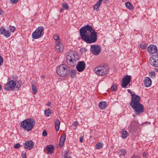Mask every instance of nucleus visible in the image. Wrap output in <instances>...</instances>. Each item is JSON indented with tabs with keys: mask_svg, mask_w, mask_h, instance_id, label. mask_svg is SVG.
<instances>
[{
	"mask_svg": "<svg viewBox=\"0 0 158 158\" xmlns=\"http://www.w3.org/2000/svg\"><path fill=\"white\" fill-rule=\"evenodd\" d=\"M67 63L71 66L76 64V68L79 72V56L77 52L74 50L69 51L66 54Z\"/></svg>",
	"mask_w": 158,
	"mask_h": 158,
	"instance_id": "nucleus-1",
	"label": "nucleus"
},
{
	"mask_svg": "<svg viewBox=\"0 0 158 158\" xmlns=\"http://www.w3.org/2000/svg\"><path fill=\"white\" fill-rule=\"evenodd\" d=\"M140 98L137 97L134 98H132L130 105L132 108L134 110V112L136 114H140L143 112V106L140 103Z\"/></svg>",
	"mask_w": 158,
	"mask_h": 158,
	"instance_id": "nucleus-2",
	"label": "nucleus"
},
{
	"mask_svg": "<svg viewBox=\"0 0 158 158\" xmlns=\"http://www.w3.org/2000/svg\"><path fill=\"white\" fill-rule=\"evenodd\" d=\"M21 124L23 129L28 131L32 129L35 124V122L32 118H28L23 121Z\"/></svg>",
	"mask_w": 158,
	"mask_h": 158,
	"instance_id": "nucleus-3",
	"label": "nucleus"
},
{
	"mask_svg": "<svg viewBox=\"0 0 158 158\" xmlns=\"http://www.w3.org/2000/svg\"><path fill=\"white\" fill-rule=\"evenodd\" d=\"M70 68L68 65L61 64L57 67L56 72L58 75L65 77L69 74Z\"/></svg>",
	"mask_w": 158,
	"mask_h": 158,
	"instance_id": "nucleus-4",
	"label": "nucleus"
},
{
	"mask_svg": "<svg viewBox=\"0 0 158 158\" xmlns=\"http://www.w3.org/2000/svg\"><path fill=\"white\" fill-rule=\"evenodd\" d=\"M84 38L82 39L87 44H92L96 42L97 40V32L95 30L91 32L90 35L87 34L86 35L83 36Z\"/></svg>",
	"mask_w": 158,
	"mask_h": 158,
	"instance_id": "nucleus-5",
	"label": "nucleus"
},
{
	"mask_svg": "<svg viewBox=\"0 0 158 158\" xmlns=\"http://www.w3.org/2000/svg\"><path fill=\"white\" fill-rule=\"evenodd\" d=\"M109 69L107 65L102 64L96 68L94 71L96 74L100 76H104L109 72Z\"/></svg>",
	"mask_w": 158,
	"mask_h": 158,
	"instance_id": "nucleus-6",
	"label": "nucleus"
},
{
	"mask_svg": "<svg viewBox=\"0 0 158 158\" xmlns=\"http://www.w3.org/2000/svg\"><path fill=\"white\" fill-rule=\"evenodd\" d=\"M44 28L42 26L39 27L32 34V37L34 39H37L41 38L44 34Z\"/></svg>",
	"mask_w": 158,
	"mask_h": 158,
	"instance_id": "nucleus-7",
	"label": "nucleus"
},
{
	"mask_svg": "<svg viewBox=\"0 0 158 158\" xmlns=\"http://www.w3.org/2000/svg\"><path fill=\"white\" fill-rule=\"evenodd\" d=\"M90 50L94 55L97 56L101 51V46L98 45H92L90 46Z\"/></svg>",
	"mask_w": 158,
	"mask_h": 158,
	"instance_id": "nucleus-8",
	"label": "nucleus"
},
{
	"mask_svg": "<svg viewBox=\"0 0 158 158\" xmlns=\"http://www.w3.org/2000/svg\"><path fill=\"white\" fill-rule=\"evenodd\" d=\"M131 76L126 75L122 79V83L121 86L122 87L125 88L130 83L131 81Z\"/></svg>",
	"mask_w": 158,
	"mask_h": 158,
	"instance_id": "nucleus-9",
	"label": "nucleus"
},
{
	"mask_svg": "<svg viewBox=\"0 0 158 158\" xmlns=\"http://www.w3.org/2000/svg\"><path fill=\"white\" fill-rule=\"evenodd\" d=\"M151 65L154 67H158V56L156 55H152L149 59Z\"/></svg>",
	"mask_w": 158,
	"mask_h": 158,
	"instance_id": "nucleus-10",
	"label": "nucleus"
},
{
	"mask_svg": "<svg viewBox=\"0 0 158 158\" xmlns=\"http://www.w3.org/2000/svg\"><path fill=\"white\" fill-rule=\"evenodd\" d=\"M16 81L13 80H10L7 83L6 87L4 88L6 91H9L10 89H13L16 85Z\"/></svg>",
	"mask_w": 158,
	"mask_h": 158,
	"instance_id": "nucleus-11",
	"label": "nucleus"
},
{
	"mask_svg": "<svg viewBox=\"0 0 158 158\" xmlns=\"http://www.w3.org/2000/svg\"><path fill=\"white\" fill-rule=\"evenodd\" d=\"M138 123L136 121H132L129 127V129L130 131L132 133H135L136 127L138 126Z\"/></svg>",
	"mask_w": 158,
	"mask_h": 158,
	"instance_id": "nucleus-12",
	"label": "nucleus"
},
{
	"mask_svg": "<svg viewBox=\"0 0 158 158\" xmlns=\"http://www.w3.org/2000/svg\"><path fill=\"white\" fill-rule=\"evenodd\" d=\"M34 143L31 140L26 141L24 144V148L27 150H30L34 147Z\"/></svg>",
	"mask_w": 158,
	"mask_h": 158,
	"instance_id": "nucleus-13",
	"label": "nucleus"
},
{
	"mask_svg": "<svg viewBox=\"0 0 158 158\" xmlns=\"http://www.w3.org/2000/svg\"><path fill=\"white\" fill-rule=\"evenodd\" d=\"M0 34L3 35L6 38H8L11 36V33L3 27L0 28Z\"/></svg>",
	"mask_w": 158,
	"mask_h": 158,
	"instance_id": "nucleus-14",
	"label": "nucleus"
},
{
	"mask_svg": "<svg viewBox=\"0 0 158 158\" xmlns=\"http://www.w3.org/2000/svg\"><path fill=\"white\" fill-rule=\"evenodd\" d=\"M147 50L149 54H153L157 51V47L155 45L151 44L148 46Z\"/></svg>",
	"mask_w": 158,
	"mask_h": 158,
	"instance_id": "nucleus-15",
	"label": "nucleus"
},
{
	"mask_svg": "<svg viewBox=\"0 0 158 158\" xmlns=\"http://www.w3.org/2000/svg\"><path fill=\"white\" fill-rule=\"evenodd\" d=\"M55 48L57 52L62 51L64 49L63 44L60 43V41H57V43H56L55 45Z\"/></svg>",
	"mask_w": 158,
	"mask_h": 158,
	"instance_id": "nucleus-16",
	"label": "nucleus"
},
{
	"mask_svg": "<svg viewBox=\"0 0 158 158\" xmlns=\"http://www.w3.org/2000/svg\"><path fill=\"white\" fill-rule=\"evenodd\" d=\"M65 139L66 135L65 134H63L61 135L59 141V147L61 148L63 146Z\"/></svg>",
	"mask_w": 158,
	"mask_h": 158,
	"instance_id": "nucleus-17",
	"label": "nucleus"
},
{
	"mask_svg": "<svg viewBox=\"0 0 158 158\" xmlns=\"http://www.w3.org/2000/svg\"><path fill=\"white\" fill-rule=\"evenodd\" d=\"M144 83L145 86L148 87H150L152 83L151 79L149 77H146L144 81Z\"/></svg>",
	"mask_w": 158,
	"mask_h": 158,
	"instance_id": "nucleus-18",
	"label": "nucleus"
},
{
	"mask_svg": "<svg viewBox=\"0 0 158 158\" xmlns=\"http://www.w3.org/2000/svg\"><path fill=\"white\" fill-rule=\"evenodd\" d=\"M80 33L82 39L84 38L83 36H84L87 35L86 34L87 31L85 28H84V27L80 29Z\"/></svg>",
	"mask_w": 158,
	"mask_h": 158,
	"instance_id": "nucleus-19",
	"label": "nucleus"
},
{
	"mask_svg": "<svg viewBox=\"0 0 158 158\" xmlns=\"http://www.w3.org/2000/svg\"><path fill=\"white\" fill-rule=\"evenodd\" d=\"M99 107L102 110L105 109L107 106V103L105 101L100 102L98 104Z\"/></svg>",
	"mask_w": 158,
	"mask_h": 158,
	"instance_id": "nucleus-20",
	"label": "nucleus"
},
{
	"mask_svg": "<svg viewBox=\"0 0 158 158\" xmlns=\"http://www.w3.org/2000/svg\"><path fill=\"white\" fill-rule=\"evenodd\" d=\"M85 68V63L84 61H80V72L83 71Z\"/></svg>",
	"mask_w": 158,
	"mask_h": 158,
	"instance_id": "nucleus-21",
	"label": "nucleus"
},
{
	"mask_svg": "<svg viewBox=\"0 0 158 158\" xmlns=\"http://www.w3.org/2000/svg\"><path fill=\"white\" fill-rule=\"evenodd\" d=\"M55 129L56 131H58L59 129L60 125V122L58 119H57L55 122Z\"/></svg>",
	"mask_w": 158,
	"mask_h": 158,
	"instance_id": "nucleus-22",
	"label": "nucleus"
},
{
	"mask_svg": "<svg viewBox=\"0 0 158 158\" xmlns=\"http://www.w3.org/2000/svg\"><path fill=\"white\" fill-rule=\"evenodd\" d=\"M125 6L129 10H132L134 9L133 5L129 2H126L125 3Z\"/></svg>",
	"mask_w": 158,
	"mask_h": 158,
	"instance_id": "nucleus-23",
	"label": "nucleus"
},
{
	"mask_svg": "<svg viewBox=\"0 0 158 158\" xmlns=\"http://www.w3.org/2000/svg\"><path fill=\"white\" fill-rule=\"evenodd\" d=\"M122 132L121 136L123 139L126 138L129 135V134L128 132L125 130H122Z\"/></svg>",
	"mask_w": 158,
	"mask_h": 158,
	"instance_id": "nucleus-24",
	"label": "nucleus"
},
{
	"mask_svg": "<svg viewBox=\"0 0 158 158\" xmlns=\"http://www.w3.org/2000/svg\"><path fill=\"white\" fill-rule=\"evenodd\" d=\"M85 28L86 31H89L90 33L93 31L94 30H95L94 29H93V28L91 26L89 25H87L84 26V28Z\"/></svg>",
	"mask_w": 158,
	"mask_h": 158,
	"instance_id": "nucleus-25",
	"label": "nucleus"
},
{
	"mask_svg": "<svg viewBox=\"0 0 158 158\" xmlns=\"http://www.w3.org/2000/svg\"><path fill=\"white\" fill-rule=\"evenodd\" d=\"M76 70L75 69H72L70 71H69V74L73 78H74L76 76Z\"/></svg>",
	"mask_w": 158,
	"mask_h": 158,
	"instance_id": "nucleus-26",
	"label": "nucleus"
},
{
	"mask_svg": "<svg viewBox=\"0 0 158 158\" xmlns=\"http://www.w3.org/2000/svg\"><path fill=\"white\" fill-rule=\"evenodd\" d=\"M46 148L48 152H50L54 149V147L52 145H50L49 146L46 147Z\"/></svg>",
	"mask_w": 158,
	"mask_h": 158,
	"instance_id": "nucleus-27",
	"label": "nucleus"
},
{
	"mask_svg": "<svg viewBox=\"0 0 158 158\" xmlns=\"http://www.w3.org/2000/svg\"><path fill=\"white\" fill-rule=\"evenodd\" d=\"M101 4L97 2L94 6V9L98 11L99 10Z\"/></svg>",
	"mask_w": 158,
	"mask_h": 158,
	"instance_id": "nucleus-28",
	"label": "nucleus"
},
{
	"mask_svg": "<svg viewBox=\"0 0 158 158\" xmlns=\"http://www.w3.org/2000/svg\"><path fill=\"white\" fill-rule=\"evenodd\" d=\"M31 87L33 94H36L37 91L36 87L34 84H32Z\"/></svg>",
	"mask_w": 158,
	"mask_h": 158,
	"instance_id": "nucleus-29",
	"label": "nucleus"
},
{
	"mask_svg": "<svg viewBox=\"0 0 158 158\" xmlns=\"http://www.w3.org/2000/svg\"><path fill=\"white\" fill-rule=\"evenodd\" d=\"M103 144L100 142H98L95 145L96 148L97 149H100L102 147Z\"/></svg>",
	"mask_w": 158,
	"mask_h": 158,
	"instance_id": "nucleus-30",
	"label": "nucleus"
},
{
	"mask_svg": "<svg viewBox=\"0 0 158 158\" xmlns=\"http://www.w3.org/2000/svg\"><path fill=\"white\" fill-rule=\"evenodd\" d=\"M127 91L129 93H130L131 94V100H132V98H135L136 97V96L139 97L138 95H135V94L132 93L131 92V91L130 89H127Z\"/></svg>",
	"mask_w": 158,
	"mask_h": 158,
	"instance_id": "nucleus-31",
	"label": "nucleus"
},
{
	"mask_svg": "<svg viewBox=\"0 0 158 158\" xmlns=\"http://www.w3.org/2000/svg\"><path fill=\"white\" fill-rule=\"evenodd\" d=\"M44 114L46 116H49L51 114L50 109H48L47 110H45L44 111Z\"/></svg>",
	"mask_w": 158,
	"mask_h": 158,
	"instance_id": "nucleus-32",
	"label": "nucleus"
},
{
	"mask_svg": "<svg viewBox=\"0 0 158 158\" xmlns=\"http://www.w3.org/2000/svg\"><path fill=\"white\" fill-rule=\"evenodd\" d=\"M147 46V45L145 43H141L140 44V47L141 49L144 50Z\"/></svg>",
	"mask_w": 158,
	"mask_h": 158,
	"instance_id": "nucleus-33",
	"label": "nucleus"
},
{
	"mask_svg": "<svg viewBox=\"0 0 158 158\" xmlns=\"http://www.w3.org/2000/svg\"><path fill=\"white\" fill-rule=\"evenodd\" d=\"M120 156H125V154H126V150L123 149H121L120 151Z\"/></svg>",
	"mask_w": 158,
	"mask_h": 158,
	"instance_id": "nucleus-34",
	"label": "nucleus"
},
{
	"mask_svg": "<svg viewBox=\"0 0 158 158\" xmlns=\"http://www.w3.org/2000/svg\"><path fill=\"white\" fill-rule=\"evenodd\" d=\"M63 8L66 10H67L69 8V6L66 3H64L62 4Z\"/></svg>",
	"mask_w": 158,
	"mask_h": 158,
	"instance_id": "nucleus-35",
	"label": "nucleus"
},
{
	"mask_svg": "<svg viewBox=\"0 0 158 158\" xmlns=\"http://www.w3.org/2000/svg\"><path fill=\"white\" fill-rule=\"evenodd\" d=\"M54 39L56 40V43H57V41H60L59 39V36L58 35H55L53 37Z\"/></svg>",
	"mask_w": 158,
	"mask_h": 158,
	"instance_id": "nucleus-36",
	"label": "nucleus"
},
{
	"mask_svg": "<svg viewBox=\"0 0 158 158\" xmlns=\"http://www.w3.org/2000/svg\"><path fill=\"white\" fill-rule=\"evenodd\" d=\"M78 124V122L77 121H74L72 124V126H75V127L74 128V129L76 130L77 128L76 126Z\"/></svg>",
	"mask_w": 158,
	"mask_h": 158,
	"instance_id": "nucleus-37",
	"label": "nucleus"
},
{
	"mask_svg": "<svg viewBox=\"0 0 158 158\" xmlns=\"http://www.w3.org/2000/svg\"><path fill=\"white\" fill-rule=\"evenodd\" d=\"M117 87L115 85H113L111 86L110 89L112 91H114L116 90Z\"/></svg>",
	"mask_w": 158,
	"mask_h": 158,
	"instance_id": "nucleus-38",
	"label": "nucleus"
},
{
	"mask_svg": "<svg viewBox=\"0 0 158 158\" xmlns=\"http://www.w3.org/2000/svg\"><path fill=\"white\" fill-rule=\"evenodd\" d=\"M10 31L12 32H14L15 29V27L13 26H10Z\"/></svg>",
	"mask_w": 158,
	"mask_h": 158,
	"instance_id": "nucleus-39",
	"label": "nucleus"
},
{
	"mask_svg": "<svg viewBox=\"0 0 158 158\" xmlns=\"http://www.w3.org/2000/svg\"><path fill=\"white\" fill-rule=\"evenodd\" d=\"M21 146L20 144L19 143H17L14 145V148H15L17 149L19 148Z\"/></svg>",
	"mask_w": 158,
	"mask_h": 158,
	"instance_id": "nucleus-40",
	"label": "nucleus"
},
{
	"mask_svg": "<svg viewBox=\"0 0 158 158\" xmlns=\"http://www.w3.org/2000/svg\"><path fill=\"white\" fill-rule=\"evenodd\" d=\"M148 154L145 152H144L143 153L142 156L143 158H146L147 157Z\"/></svg>",
	"mask_w": 158,
	"mask_h": 158,
	"instance_id": "nucleus-41",
	"label": "nucleus"
},
{
	"mask_svg": "<svg viewBox=\"0 0 158 158\" xmlns=\"http://www.w3.org/2000/svg\"><path fill=\"white\" fill-rule=\"evenodd\" d=\"M42 135L43 136H46L47 135V132L45 130H44L43 132Z\"/></svg>",
	"mask_w": 158,
	"mask_h": 158,
	"instance_id": "nucleus-42",
	"label": "nucleus"
},
{
	"mask_svg": "<svg viewBox=\"0 0 158 158\" xmlns=\"http://www.w3.org/2000/svg\"><path fill=\"white\" fill-rule=\"evenodd\" d=\"M86 49L85 48H81L80 49V51L81 52L83 53L84 52L86 51Z\"/></svg>",
	"mask_w": 158,
	"mask_h": 158,
	"instance_id": "nucleus-43",
	"label": "nucleus"
},
{
	"mask_svg": "<svg viewBox=\"0 0 158 158\" xmlns=\"http://www.w3.org/2000/svg\"><path fill=\"white\" fill-rule=\"evenodd\" d=\"M64 158H72V157L70 156H69L67 155V154L66 153L65 154H64Z\"/></svg>",
	"mask_w": 158,
	"mask_h": 158,
	"instance_id": "nucleus-44",
	"label": "nucleus"
},
{
	"mask_svg": "<svg viewBox=\"0 0 158 158\" xmlns=\"http://www.w3.org/2000/svg\"><path fill=\"white\" fill-rule=\"evenodd\" d=\"M83 136H81L80 137V142H82L83 141Z\"/></svg>",
	"mask_w": 158,
	"mask_h": 158,
	"instance_id": "nucleus-45",
	"label": "nucleus"
},
{
	"mask_svg": "<svg viewBox=\"0 0 158 158\" xmlns=\"http://www.w3.org/2000/svg\"><path fill=\"white\" fill-rule=\"evenodd\" d=\"M18 0H10V1L11 3H16Z\"/></svg>",
	"mask_w": 158,
	"mask_h": 158,
	"instance_id": "nucleus-46",
	"label": "nucleus"
},
{
	"mask_svg": "<svg viewBox=\"0 0 158 158\" xmlns=\"http://www.w3.org/2000/svg\"><path fill=\"white\" fill-rule=\"evenodd\" d=\"M22 156H23L22 158H26V153H22Z\"/></svg>",
	"mask_w": 158,
	"mask_h": 158,
	"instance_id": "nucleus-47",
	"label": "nucleus"
},
{
	"mask_svg": "<svg viewBox=\"0 0 158 158\" xmlns=\"http://www.w3.org/2000/svg\"><path fill=\"white\" fill-rule=\"evenodd\" d=\"M4 12L1 9H0V15H2L3 14Z\"/></svg>",
	"mask_w": 158,
	"mask_h": 158,
	"instance_id": "nucleus-48",
	"label": "nucleus"
},
{
	"mask_svg": "<svg viewBox=\"0 0 158 158\" xmlns=\"http://www.w3.org/2000/svg\"><path fill=\"white\" fill-rule=\"evenodd\" d=\"M131 158H140L139 156H132Z\"/></svg>",
	"mask_w": 158,
	"mask_h": 158,
	"instance_id": "nucleus-49",
	"label": "nucleus"
},
{
	"mask_svg": "<svg viewBox=\"0 0 158 158\" xmlns=\"http://www.w3.org/2000/svg\"><path fill=\"white\" fill-rule=\"evenodd\" d=\"M102 1L103 0H98V2H97L100 4H101Z\"/></svg>",
	"mask_w": 158,
	"mask_h": 158,
	"instance_id": "nucleus-50",
	"label": "nucleus"
},
{
	"mask_svg": "<svg viewBox=\"0 0 158 158\" xmlns=\"http://www.w3.org/2000/svg\"><path fill=\"white\" fill-rule=\"evenodd\" d=\"M51 103L49 102H48L47 105L48 106H49L51 105Z\"/></svg>",
	"mask_w": 158,
	"mask_h": 158,
	"instance_id": "nucleus-51",
	"label": "nucleus"
},
{
	"mask_svg": "<svg viewBox=\"0 0 158 158\" xmlns=\"http://www.w3.org/2000/svg\"><path fill=\"white\" fill-rule=\"evenodd\" d=\"M151 73H152V75H155V73H154V72H152Z\"/></svg>",
	"mask_w": 158,
	"mask_h": 158,
	"instance_id": "nucleus-52",
	"label": "nucleus"
},
{
	"mask_svg": "<svg viewBox=\"0 0 158 158\" xmlns=\"http://www.w3.org/2000/svg\"><path fill=\"white\" fill-rule=\"evenodd\" d=\"M2 86H1V85L0 84V91L1 90V89H2Z\"/></svg>",
	"mask_w": 158,
	"mask_h": 158,
	"instance_id": "nucleus-53",
	"label": "nucleus"
},
{
	"mask_svg": "<svg viewBox=\"0 0 158 158\" xmlns=\"http://www.w3.org/2000/svg\"><path fill=\"white\" fill-rule=\"evenodd\" d=\"M20 86V85H19H19H17V86H16V87H17V88H19V87Z\"/></svg>",
	"mask_w": 158,
	"mask_h": 158,
	"instance_id": "nucleus-54",
	"label": "nucleus"
},
{
	"mask_svg": "<svg viewBox=\"0 0 158 158\" xmlns=\"http://www.w3.org/2000/svg\"><path fill=\"white\" fill-rule=\"evenodd\" d=\"M157 53V55H157L158 56V50H157V51L156 52Z\"/></svg>",
	"mask_w": 158,
	"mask_h": 158,
	"instance_id": "nucleus-55",
	"label": "nucleus"
},
{
	"mask_svg": "<svg viewBox=\"0 0 158 158\" xmlns=\"http://www.w3.org/2000/svg\"><path fill=\"white\" fill-rule=\"evenodd\" d=\"M62 9H61V11H62Z\"/></svg>",
	"mask_w": 158,
	"mask_h": 158,
	"instance_id": "nucleus-56",
	"label": "nucleus"
}]
</instances>
